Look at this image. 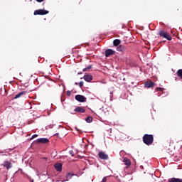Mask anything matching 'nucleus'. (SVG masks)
I'll use <instances>...</instances> for the list:
<instances>
[{
  "label": "nucleus",
  "instance_id": "obj_1",
  "mask_svg": "<svg viewBox=\"0 0 182 182\" xmlns=\"http://www.w3.org/2000/svg\"><path fill=\"white\" fill-rule=\"evenodd\" d=\"M153 141H154V137L153 134H145L143 136V142L146 146H151L153 144Z\"/></svg>",
  "mask_w": 182,
  "mask_h": 182
},
{
  "label": "nucleus",
  "instance_id": "obj_2",
  "mask_svg": "<svg viewBox=\"0 0 182 182\" xmlns=\"http://www.w3.org/2000/svg\"><path fill=\"white\" fill-rule=\"evenodd\" d=\"M159 35L160 36H162V38H165V39H167L168 41H171L172 38L170 36V34L166 31H159Z\"/></svg>",
  "mask_w": 182,
  "mask_h": 182
},
{
  "label": "nucleus",
  "instance_id": "obj_3",
  "mask_svg": "<svg viewBox=\"0 0 182 182\" xmlns=\"http://www.w3.org/2000/svg\"><path fill=\"white\" fill-rule=\"evenodd\" d=\"M75 99L77 102H80V103H85V102H86V100H87L86 97H85L83 95H75Z\"/></svg>",
  "mask_w": 182,
  "mask_h": 182
},
{
  "label": "nucleus",
  "instance_id": "obj_4",
  "mask_svg": "<svg viewBox=\"0 0 182 182\" xmlns=\"http://www.w3.org/2000/svg\"><path fill=\"white\" fill-rule=\"evenodd\" d=\"M49 11L45 9H38L34 11V15H48Z\"/></svg>",
  "mask_w": 182,
  "mask_h": 182
},
{
  "label": "nucleus",
  "instance_id": "obj_5",
  "mask_svg": "<svg viewBox=\"0 0 182 182\" xmlns=\"http://www.w3.org/2000/svg\"><path fill=\"white\" fill-rule=\"evenodd\" d=\"M98 157H100L101 160H109V155L103 151L99 152Z\"/></svg>",
  "mask_w": 182,
  "mask_h": 182
},
{
  "label": "nucleus",
  "instance_id": "obj_6",
  "mask_svg": "<svg viewBox=\"0 0 182 182\" xmlns=\"http://www.w3.org/2000/svg\"><path fill=\"white\" fill-rule=\"evenodd\" d=\"M122 161L125 164L126 168H129V167H130V166H132V161L127 157L124 158Z\"/></svg>",
  "mask_w": 182,
  "mask_h": 182
},
{
  "label": "nucleus",
  "instance_id": "obj_7",
  "mask_svg": "<svg viewBox=\"0 0 182 182\" xmlns=\"http://www.w3.org/2000/svg\"><path fill=\"white\" fill-rule=\"evenodd\" d=\"M116 53V51L112 50V49H107L105 50V56L106 58H109V56H112V55H114Z\"/></svg>",
  "mask_w": 182,
  "mask_h": 182
},
{
  "label": "nucleus",
  "instance_id": "obj_8",
  "mask_svg": "<svg viewBox=\"0 0 182 182\" xmlns=\"http://www.w3.org/2000/svg\"><path fill=\"white\" fill-rule=\"evenodd\" d=\"M37 143H41L42 144H47L49 143V139L48 138H40L36 140Z\"/></svg>",
  "mask_w": 182,
  "mask_h": 182
},
{
  "label": "nucleus",
  "instance_id": "obj_9",
  "mask_svg": "<svg viewBox=\"0 0 182 182\" xmlns=\"http://www.w3.org/2000/svg\"><path fill=\"white\" fill-rule=\"evenodd\" d=\"M74 112H76V113H85L86 109L83 107H76Z\"/></svg>",
  "mask_w": 182,
  "mask_h": 182
},
{
  "label": "nucleus",
  "instance_id": "obj_10",
  "mask_svg": "<svg viewBox=\"0 0 182 182\" xmlns=\"http://www.w3.org/2000/svg\"><path fill=\"white\" fill-rule=\"evenodd\" d=\"M3 167H6L7 170H9V168H12V164L8 161H5L3 164H1Z\"/></svg>",
  "mask_w": 182,
  "mask_h": 182
},
{
  "label": "nucleus",
  "instance_id": "obj_11",
  "mask_svg": "<svg viewBox=\"0 0 182 182\" xmlns=\"http://www.w3.org/2000/svg\"><path fill=\"white\" fill-rule=\"evenodd\" d=\"M126 49H127V48L123 45H120L117 48V52H126Z\"/></svg>",
  "mask_w": 182,
  "mask_h": 182
},
{
  "label": "nucleus",
  "instance_id": "obj_12",
  "mask_svg": "<svg viewBox=\"0 0 182 182\" xmlns=\"http://www.w3.org/2000/svg\"><path fill=\"white\" fill-rule=\"evenodd\" d=\"M84 80L85 82H92L93 80V76L92 75H84Z\"/></svg>",
  "mask_w": 182,
  "mask_h": 182
},
{
  "label": "nucleus",
  "instance_id": "obj_13",
  "mask_svg": "<svg viewBox=\"0 0 182 182\" xmlns=\"http://www.w3.org/2000/svg\"><path fill=\"white\" fill-rule=\"evenodd\" d=\"M54 168H55L57 171H62V164L60 163L55 164L54 165Z\"/></svg>",
  "mask_w": 182,
  "mask_h": 182
},
{
  "label": "nucleus",
  "instance_id": "obj_14",
  "mask_svg": "<svg viewBox=\"0 0 182 182\" xmlns=\"http://www.w3.org/2000/svg\"><path fill=\"white\" fill-rule=\"evenodd\" d=\"M155 85H156V83L151 81H150L149 82L145 83V87H147L148 89H149L150 87H153Z\"/></svg>",
  "mask_w": 182,
  "mask_h": 182
},
{
  "label": "nucleus",
  "instance_id": "obj_15",
  "mask_svg": "<svg viewBox=\"0 0 182 182\" xmlns=\"http://www.w3.org/2000/svg\"><path fill=\"white\" fill-rule=\"evenodd\" d=\"M168 182H182V179L177 178H171L168 180Z\"/></svg>",
  "mask_w": 182,
  "mask_h": 182
},
{
  "label": "nucleus",
  "instance_id": "obj_16",
  "mask_svg": "<svg viewBox=\"0 0 182 182\" xmlns=\"http://www.w3.org/2000/svg\"><path fill=\"white\" fill-rule=\"evenodd\" d=\"M120 43H122V41L119 39H115L113 41L114 46H119Z\"/></svg>",
  "mask_w": 182,
  "mask_h": 182
},
{
  "label": "nucleus",
  "instance_id": "obj_17",
  "mask_svg": "<svg viewBox=\"0 0 182 182\" xmlns=\"http://www.w3.org/2000/svg\"><path fill=\"white\" fill-rule=\"evenodd\" d=\"M26 93V92H25V91L21 92L14 97V99H19V97H21V96H23V95H25Z\"/></svg>",
  "mask_w": 182,
  "mask_h": 182
},
{
  "label": "nucleus",
  "instance_id": "obj_18",
  "mask_svg": "<svg viewBox=\"0 0 182 182\" xmlns=\"http://www.w3.org/2000/svg\"><path fill=\"white\" fill-rule=\"evenodd\" d=\"M177 76L180 77V79H182V69H180L176 73Z\"/></svg>",
  "mask_w": 182,
  "mask_h": 182
},
{
  "label": "nucleus",
  "instance_id": "obj_19",
  "mask_svg": "<svg viewBox=\"0 0 182 182\" xmlns=\"http://www.w3.org/2000/svg\"><path fill=\"white\" fill-rule=\"evenodd\" d=\"M85 122H87V123H92V122H93V117H88L85 119Z\"/></svg>",
  "mask_w": 182,
  "mask_h": 182
},
{
  "label": "nucleus",
  "instance_id": "obj_20",
  "mask_svg": "<svg viewBox=\"0 0 182 182\" xmlns=\"http://www.w3.org/2000/svg\"><path fill=\"white\" fill-rule=\"evenodd\" d=\"M74 174L73 173H68L67 174V181H69V180H70V178H72V176H73Z\"/></svg>",
  "mask_w": 182,
  "mask_h": 182
},
{
  "label": "nucleus",
  "instance_id": "obj_21",
  "mask_svg": "<svg viewBox=\"0 0 182 182\" xmlns=\"http://www.w3.org/2000/svg\"><path fill=\"white\" fill-rule=\"evenodd\" d=\"M92 69V65H89L88 67L83 68V72H87V70H90Z\"/></svg>",
  "mask_w": 182,
  "mask_h": 182
},
{
  "label": "nucleus",
  "instance_id": "obj_22",
  "mask_svg": "<svg viewBox=\"0 0 182 182\" xmlns=\"http://www.w3.org/2000/svg\"><path fill=\"white\" fill-rule=\"evenodd\" d=\"M69 154L72 156V157H73V156H75V152H73V151H70Z\"/></svg>",
  "mask_w": 182,
  "mask_h": 182
},
{
  "label": "nucleus",
  "instance_id": "obj_23",
  "mask_svg": "<svg viewBox=\"0 0 182 182\" xmlns=\"http://www.w3.org/2000/svg\"><path fill=\"white\" fill-rule=\"evenodd\" d=\"M156 90H157L158 92H163V88H161V87H157V88H156Z\"/></svg>",
  "mask_w": 182,
  "mask_h": 182
},
{
  "label": "nucleus",
  "instance_id": "obj_24",
  "mask_svg": "<svg viewBox=\"0 0 182 182\" xmlns=\"http://www.w3.org/2000/svg\"><path fill=\"white\" fill-rule=\"evenodd\" d=\"M72 95V91H67V96H70Z\"/></svg>",
  "mask_w": 182,
  "mask_h": 182
},
{
  "label": "nucleus",
  "instance_id": "obj_25",
  "mask_svg": "<svg viewBox=\"0 0 182 182\" xmlns=\"http://www.w3.org/2000/svg\"><path fill=\"white\" fill-rule=\"evenodd\" d=\"M36 137H38V134H34V135H33V136H31V140H32V139H35V138H36Z\"/></svg>",
  "mask_w": 182,
  "mask_h": 182
},
{
  "label": "nucleus",
  "instance_id": "obj_26",
  "mask_svg": "<svg viewBox=\"0 0 182 182\" xmlns=\"http://www.w3.org/2000/svg\"><path fill=\"white\" fill-rule=\"evenodd\" d=\"M79 86H80V87H83V81H80V82H79Z\"/></svg>",
  "mask_w": 182,
  "mask_h": 182
},
{
  "label": "nucleus",
  "instance_id": "obj_27",
  "mask_svg": "<svg viewBox=\"0 0 182 182\" xmlns=\"http://www.w3.org/2000/svg\"><path fill=\"white\" fill-rule=\"evenodd\" d=\"M106 181H107V177H104V178H102V182H106Z\"/></svg>",
  "mask_w": 182,
  "mask_h": 182
},
{
  "label": "nucleus",
  "instance_id": "obj_28",
  "mask_svg": "<svg viewBox=\"0 0 182 182\" xmlns=\"http://www.w3.org/2000/svg\"><path fill=\"white\" fill-rule=\"evenodd\" d=\"M37 2H43V0H36Z\"/></svg>",
  "mask_w": 182,
  "mask_h": 182
},
{
  "label": "nucleus",
  "instance_id": "obj_29",
  "mask_svg": "<svg viewBox=\"0 0 182 182\" xmlns=\"http://www.w3.org/2000/svg\"><path fill=\"white\" fill-rule=\"evenodd\" d=\"M54 136H59V133L55 134Z\"/></svg>",
  "mask_w": 182,
  "mask_h": 182
},
{
  "label": "nucleus",
  "instance_id": "obj_30",
  "mask_svg": "<svg viewBox=\"0 0 182 182\" xmlns=\"http://www.w3.org/2000/svg\"><path fill=\"white\" fill-rule=\"evenodd\" d=\"M31 182H33V180H31Z\"/></svg>",
  "mask_w": 182,
  "mask_h": 182
},
{
  "label": "nucleus",
  "instance_id": "obj_31",
  "mask_svg": "<svg viewBox=\"0 0 182 182\" xmlns=\"http://www.w3.org/2000/svg\"><path fill=\"white\" fill-rule=\"evenodd\" d=\"M30 1H32V0H30Z\"/></svg>",
  "mask_w": 182,
  "mask_h": 182
}]
</instances>
